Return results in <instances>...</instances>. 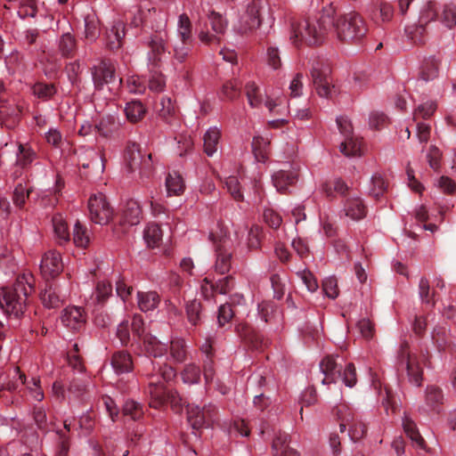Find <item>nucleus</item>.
<instances>
[{
    "mask_svg": "<svg viewBox=\"0 0 456 456\" xmlns=\"http://www.w3.org/2000/svg\"><path fill=\"white\" fill-rule=\"evenodd\" d=\"M35 289L34 277L30 273L20 274L11 287L0 289V308L10 316L21 317L28 306V297Z\"/></svg>",
    "mask_w": 456,
    "mask_h": 456,
    "instance_id": "f257e3e1",
    "label": "nucleus"
},
{
    "mask_svg": "<svg viewBox=\"0 0 456 456\" xmlns=\"http://www.w3.org/2000/svg\"><path fill=\"white\" fill-rule=\"evenodd\" d=\"M209 239L214 244L216 252L215 272L219 274L228 273L232 267V242L227 230L218 225L215 231L210 232Z\"/></svg>",
    "mask_w": 456,
    "mask_h": 456,
    "instance_id": "f03ea898",
    "label": "nucleus"
},
{
    "mask_svg": "<svg viewBox=\"0 0 456 456\" xmlns=\"http://www.w3.org/2000/svg\"><path fill=\"white\" fill-rule=\"evenodd\" d=\"M335 28L338 38L346 42L360 40L368 32L365 20L359 13L354 12L341 15L336 20Z\"/></svg>",
    "mask_w": 456,
    "mask_h": 456,
    "instance_id": "7ed1b4c3",
    "label": "nucleus"
},
{
    "mask_svg": "<svg viewBox=\"0 0 456 456\" xmlns=\"http://www.w3.org/2000/svg\"><path fill=\"white\" fill-rule=\"evenodd\" d=\"M325 29L321 23L302 20L292 23L290 40L296 47L315 45L322 42Z\"/></svg>",
    "mask_w": 456,
    "mask_h": 456,
    "instance_id": "20e7f679",
    "label": "nucleus"
},
{
    "mask_svg": "<svg viewBox=\"0 0 456 456\" xmlns=\"http://www.w3.org/2000/svg\"><path fill=\"white\" fill-rule=\"evenodd\" d=\"M276 413L269 420H262L261 434L272 436L273 456H299V453L289 446V435L276 427Z\"/></svg>",
    "mask_w": 456,
    "mask_h": 456,
    "instance_id": "39448f33",
    "label": "nucleus"
},
{
    "mask_svg": "<svg viewBox=\"0 0 456 456\" xmlns=\"http://www.w3.org/2000/svg\"><path fill=\"white\" fill-rule=\"evenodd\" d=\"M406 370L409 381L416 386H420L422 381V369L419 361L409 352L407 342L401 344L397 355V370Z\"/></svg>",
    "mask_w": 456,
    "mask_h": 456,
    "instance_id": "423d86ee",
    "label": "nucleus"
},
{
    "mask_svg": "<svg viewBox=\"0 0 456 456\" xmlns=\"http://www.w3.org/2000/svg\"><path fill=\"white\" fill-rule=\"evenodd\" d=\"M337 414L340 420V432L344 433L346 427H349L348 436L354 442L364 436L367 432V428L365 424L362 422L355 423V416L353 409L343 404L337 408Z\"/></svg>",
    "mask_w": 456,
    "mask_h": 456,
    "instance_id": "0eeeda50",
    "label": "nucleus"
},
{
    "mask_svg": "<svg viewBox=\"0 0 456 456\" xmlns=\"http://www.w3.org/2000/svg\"><path fill=\"white\" fill-rule=\"evenodd\" d=\"M331 68L330 64L316 59L312 64L311 76L317 94L321 97L329 98L330 96Z\"/></svg>",
    "mask_w": 456,
    "mask_h": 456,
    "instance_id": "6e6552de",
    "label": "nucleus"
},
{
    "mask_svg": "<svg viewBox=\"0 0 456 456\" xmlns=\"http://www.w3.org/2000/svg\"><path fill=\"white\" fill-rule=\"evenodd\" d=\"M177 37L179 39L174 45L177 57H186L192 47L191 23L186 14H181L177 22Z\"/></svg>",
    "mask_w": 456,
    "mask_h": 456,
    "instance_id": "1a4fd4ad",
    "label": "nucleus"
},
{
    "mask_svg": "<svg viewBox=\"0 0 456 456\" xmlns=\"http://www.w3.org/2000/svg\"><path fill=\"white\" fill-rule=\"evenodd\" d=\"M88 210L90 219L98 224H106L112 216V210L102 193L90 197Z\"/></svg>",
    "mask_w": 456,
    "mask_h": 456,
    "instance_id": "9d476101",
    "label": "nucleus"
},
{
    "mask_svg": "<svg viewBox=\"0 0 456 456\" xmlns=\"http://www.w3.org/2000/svg\"><path fill=\"white\" fill-rule=\"evenodd\" d=\"M214 408L212 406L200 407L199 405H187V419L192 429L199 430L208 426L212 419Z\"/></svg>",
    "mask_w": 456,
    "mask_h": 456,
    "instance_id": "9b49d317",
    "label": "nucleus"
},
{
    "mask_svg": "<svg viewBox=\"0 0 456 456\" xmlns=\"http://www.w3.org/2000/svg\"><path fill=\"white\" fill-rule=\"evenodd\" d=\"M39 268L45 279L56 277L63 270L61 254L55 250L47 251L41 259Z\"/></svg>",
    "mask_w": 456,
    "mask_h": 456,
    "instance_id": "f8f14e48",
    "label": "nucleus"
},
{
    "mask_svg": "<svg viewBox=\"0 0 456 456\" xmlns=\"http://www.w3.org/2000/svg\"><path fill=\"white\" fill-rule=\"evenodd\" d=\"M61 322L70 330L79 331L86 324V315L82 307L69 305L62 310Z\"/></svg>",
    "mask_w": 456,
    "mask_h": 456,
    "instance_id": "ddd939ff",
    "label": "nucleus"
},
{
    "mask_svg": "<svg viewBox=\"0 0 456 456\" xmlns=\"http://www.w3.org/2000/svg\"><path fill=\"white\" fill-rule=\"evenodd\" d=\"M115 66L111 59H100L93 67V80L96 87L111 82L115 77Z\"/></svg>",
    "mask_w": 456,
    "mask_h": 456,
    "instance_id": "4468645a",
    "label": "nucleus"
},
{
    "mask_svg": "<svg viewBox=\"0 0 456 456\" xmlns=\"http://www.w3.org/2000/svg\"><path fill=\"white\" fill-rule=\"evenodd\" d=\"M159 381L151 382V386L154 385V388L151 389L150 393L151 395V401L150 402V406L153 408H159L165 403H170L172 406H175L178 404L182 399L179 395L172 391H167L162 386L158 385Z\"/></svg>",
    "mask_w": 456,
    "mask_h": 456,
    "instance_id": "2eb2a0df",
    "label": "nucleus"
},
{
    "mask_svg": "<svg viewBox=\"0 0 456 456\" xmlns=\"http://www.w3.org/2000/svg\"><path fill=\"white\" fill-rule=\"evenodd\" d=\"M320 370L323 374L322 383L323 385H329L336 383L337 380L341 378V366L336 362V358L333 355L325 356L319 364Z\"/></svg>",
    "mask_w": 456,
    "mask_h": 456,
    "instance_id": "dca6fc26",
    "label": "nucleus"
},
{
    "mask_svg": "<svg viewBox=\"0 0 456 456\" xmlns=\"http://www.w3.org/2000/svg\"><path fill=\"white\" fill-rule=\"evenodd\" d=\"M297 173L292 170H280L274 173L272 176L274 187L278 191L282 193L287 192L289 187L294 185L297 182Z\"/></svg>",
    "mask_w": 456,
    "mask_h": 456,
    "instance_id": "f3484780",
    "label": "nucleus"
},
{
    "mask_svg": "<svg viewBox=\"0 0 456 456\" xmlns=\"http://www.w3.org/2000/svg\"><path fill=\"white\" fill-rule=\"evenodd\" d=\"M432 341L439 352L451 351L456 353V346L452 342L444 327L436 326L432 332Z\"/></svg>",
    "mask_w": 456,
    "mask_h": 456,
    "instance_id": "a211bd4d",
    "label": "nucleus"
},
{
    "mask_svg": "<svg viewBox=\"0 0 456 456\" xmlns=\"http://www.w3.org/2000/svg\"><path fill=\"white\" fill-rule=\"evenodd\" d=\"M125 37V25L118 20L113 24L106 34L105 45L110 50L118 49L122 45V39Z\"/></svg>",
    "mask_w": 456,
    "mask_h": 456,
    "instance_id": "6ab92c4d",
    "label": "nucleus"
},
{
    "mask_svg": "<svg viewBox=\"0 0 456 456\" xmlns=\"http://www.w3.org/2000/svg\"><path fill=\"white\" fill-rule=\"evenodd\" d=\"M142 345L145 354L150 356L160 357L167 351V346L151 334H145L142 337Z\"/></svg>",
    "mask_w": 456,
    "mask_h": 456,
    "instance_id": "aec40b11",
    "label": "nucleus"
},
{
    "mask_svg": "<svg viewBox=\"0 0 456 456\" xmlns=\"http://www.w3.org/2000/svg\"><path fill=\"white\" fill-rule=\"evenodd\" d=\"M160 302L156 291H139L137 293V305L144 313L155 310Z\"/></svg>",
    "mask_w": 456,
    "mask_h": 456,
    "instance_id": "412c9836",
    "label": "nucleus"
},
{
    "mask_svg": "<svg viewBox=\"0 0 456 456\" xmlns=\"http://www.w3.org/2000/svg\"><path fill=\"white\" fill-rule=\"evenodd\" d=\"M111 365L117 374L129 372L134 366L132 356L125 351L117 352L112 355Z\"/></svg>",
    "mask_w": 456,
    "mask_h": 456,
    "instance_id": "4be33fe9",
    "label": "nucleus"
},
{
    "mask_svg": "<svg viewBox=\"0 0 456 456\" xmlns=\"http://www.w3.org/2000/svg\"><path fill=\"white\" fill-rule=\"evenodd\" d=\"M52 221L56 242L59 245H63L69 242L70 239V234L68 228V224L64 220L63 216L60 214H57L53 216Z\"/></svg>",
    "mask_w": 456,
    "mask_h": 456,
    "instance_id": "5701e85b",
    "label": "nucleus"
},
{
    "mask_svg": "<svg viewBox=\"0 0 456 456\" xmlns=\"http://www.w3.org/2000/svg\"><path fill=\"white\" fill-rule=\"evenodd\" d=\"M142 218V209L135 200H128L122 210V221L128 225L139 224Z\"/></svg>",
    "mask_w": 456,
    "mask_h": 456,
    "instance_id": "b1692460",
    "label": "nucleus"
},
{
    "mask_svg": "<svg viewBox=\"0 0 456 456\" xmlns=\"http://www.w3.org/2000/svg\"><path fill=\"white\" fill-rule=\"evenodd\" d=\"M169 356L168 358L176 363H181L185 361L187 351L186 343L181 338H174L170 341L168 346Z\"/></svg>",
    "mask_w": 456,
    "mask_h": 456,
    "instance_id": "393cba45",
    "label": "nucleus"
},
{
    "mask_svg": "<svg viewBox=\"0 0 456 456\" xmlns=\"http://www.w3.org/2000/svg\"><path fill=\"white\" fill-rule=\"evenodd\" d=\"M345 212L353 220H360L366 216V207L360 198H348L345 204Z\"/></svg>",
    "mask_w": 456,
    "mask_h": 456,
    "instance_id": "a878e982",
    "label": "nucleus"
},
{
    "mask_svg": "<svg viewBox=\"0 0 456 456\" xmlns=\"http://www.w3.org/2000/svg\"><path fill=\"white\" fill-rule=\"evenodd\" d=\"M163 232L157 224H149L143 231V240L148 248H158L162 241Z\"/></svg>",
    "mask_w": 456,
    "mask_h": 456,
    "instance_id": "bb28decb",
    "label": "nucleus"
},
{
    "mask_svg": "<svg viewBox=\"0 0 456 456\" xmlns=\"http://www.w3.org/2000/svg\"><path fill=\"white\" fill-rule=\"evenodd\" d=\"M36 151L28 144L19 143L16 155V166L25 169L36 159Z\"/></svg>",
    "mask_w": 456,
    "mask_h": 456,
    "instance_id": "cd10ccee",
    "label": "nucleus"
},
{
    "mask_svg": "<svg viewBox=\"0 0 456 456\" xmlns=\"http://www.w3.org/2000/svg\"><path fill=\"white\" fill-rule=\"evenodd\" d=\"M166 188L168 196H177L183 193L184 183L182 175L175 171L168 173L166 178Z\"/></svg>",
    "mask_w": 456,
    "mask_h": 456,
    "instance_id": "c85d7f7f",
    "label": "nucleus"
},
{
    "mask_svg": "<svg viewBox=\"0 0 456 456\" xmlns=\"http://www.w3.org/2000/svg\"><path fill=\"white\" fill-rule=\"evenodd\" d=\"M142 156L138 144L131 143L126 147L125 159L129 171L134 172L141 167Z\"/></svg>",
    "mask_w": 456,
    "mask_h": 456,
    "instance_id": "c756f323",
    "label": "nucleus"
},
{
    "mask_svg": "<svg viewBox=\"0 0 456 456\" xmlns=\"http://www.w3.org/2000/svg\"><path fill=\"white\" fill-rule=\"evenodd\" d=\"M221 133L217 127L209 128L204 134V151L209 157L217 151Z\"/></svg>",
    "mask_w": 456,
    "mask_h": 456,
    "instance_id": "7c9ffc66",
    "label": "nucleus"
},
{
    "mask_svg": "<svg viewBox=\"0 0 456 456\" xmlns=\"http://www.w3.org/2000/svg\"><path fill=\"white\" fill-rule=\"evenodd\" d=\"M439 62L436 59H423L419 66V77L424 81L433 80L438 76Z\"/></svg>",
    "mask_w": 456,
    "mask_h": 456,
    "instance_id": "2f4dec72",
    "label": "nucleus"
},
{
    "mask_svg": "<svg viewBox=\"0 0 456 456\" xmlns=\"http://www.w3.org/2000/svg\"><path fill=\"white\" fill-rule=\"evenodd\" d=\"M403 427L409 438L420 449H425V440L420 436L415 422L405 416L403 420Z\"/></svg>",
    "mask_w": 456,
    "mask_h": 456,
    "instance_id": "473e14b6",
    "label": "nucleus"
},
{
    "mask_svg": "<svg viewBox=\"0 0 456 456\" xmlns=\"http://www.w3.org/2000/svg\"><path fill=\"white\" fill-rule=\"evenodd\" d=\"M339 148L340 151L347 157L360 156L362 153V141L352 135L345 138Z\"/></svg>",
    "mask_w": 456,
    "mask_h": 456,
    "instance_id": "72a5a7b5",
    "label": "nucleus"
},
{
    "mask_svg": "<svg viewBox=\"0 0 456 456\" xmlns=\"http://www.w3.org/2000/svg\"><path fill=\"white\" fill-rule=\"evenodd\" d=\"M407 37L416 45H422L426 42L428 34V27L420 24L409 26L405 28Z\"/></svg>",
    "mask_w": 456,
    "mask_h": 456,
    "instance_id": "f704fd0d",
    "label": "nucleus"
},
{
    "mask_svg": "<svg viewBox=\"0 0 456 456\" xmlns=\"http://www.w3.org/2000/svg\"><path fill=\"white\" fill-rule=\"evenodd\" d=\"M443 392L435 386H428L426 389V403L433 411H439V406L443 403Z\"/></svg>",
    "mask_w": 456,
    "mask_h": 456,
    "instance_id": "c9c22d12",
    "label": "nucleus"
},
{
    "mask_svg": "<svg viewBox=\"0 0 456 456\" xmlns=\"http://www.w3.org/2000/svg\"><path fill=\"white\" fill-rule=\"evenodd\" d=\"M119 127V124L117 121L115 116L109 115L101 119L98 125L95 126V129L99 134L104 137L110 136Z\"/></svg>",
    "mask_w": 456,
    "mask_h": 456,
    "instance_id": "e433bc0d",
    "label": "nucleus"
},
{
    "mask_svg": "<svg viewBox=\"0 0 456 456\" xmlns=\"http://www.w3.org/2000/svg\"><path fill=\"white\" fill-rule=\"evenodd\" d=\"M125 112L128 120L137 122L143 118L146 110L141 102L134 101L126 103Z\"/></svg>",
    "mask_w": 456,
    "mask_h": 456,
    "instance_id": "4c0bfd02",
    "label": "nucleus"
},
{
    "mask_svg": "<svg viewBox=\"0 0 456 456\" xmlns=\"http://www.w3.org/2000/svg\"><path fill=\"white\" fill-rule=\"evenodd\" d=\"M181 378L184 384L193 385L199 383L200 379V370L194 363L186 364L182 372Z\"/></svg>",
    "mask_w": 456,
    "mask_h": 456,
    "instance_id": "58836bf2",
    "label": "nucleus"
},
{
    "mask_svg": "<svg viewBox=\"0 0 456 456\" xmlns=\"http://www.w3.org/2000/svg\"><path fill=\"white\" fill-rule=\"evenodd\" d=\"M438 15L436 2H428L421 9L419 22L428 27L429 23L436 19Z\"/></svg>",
    "mask_w": 456,
    "mask_h": 456,
    "instance_id": "ea45409f",
    "label": "nucleus"
},
{
    "mask_svg": "<svg viewBox=\"0 0 456 456\" xmlns=\"http://www.w3.org/2000/svg\"><path fill=\"white\" fill-rule=\"evenodd\" d=\"M101 161V169L103 170L104 164H103V159L102 155H100L97 151H95L94 149H86L83 154L79 155L78 163L82 166L84 168H88L91 167V161H95L98 165V161Z\"/></svg>",
    "mask_w": 456,
    "mask_h": 456,
    "instance_id": "a19ab883",
    "label": "nucleus"
},
{
    "mask_svg": "<svg viewBox=\"0 0 456 456\" xmlns=\"http://www.w3.org/2000/svg\"><path fill=\"white\" fill-rule=\"evenodd\" d=\"M370 195L379 200L387 190V183L380 175H374L370 186Z\"/></svg>",
    "mask_w": 456,
    "mask_h": 456,
    "instance_id": "79ce46f5",
    "label": "nucleus"
},
{
    "mask_svg": "<svg viewBox=\"0 0 456 456\" xmlns=\"http://www.w3.org/2000/svg\"><path fill=\"white\" fill-rule=\"evenodd\" d=\"M188 322L192 326H197L200 320L201 304L196 299L189 301L185 305Z\"/></svg>",
    "mask_w": 456,
    "mask_h": 456,
    "instance_id": "37998d69",
    "label": "nucleus"
},
{
    "mask_svg": "<svg viewBox=\"0 0 456 456\" xmlns=\"http://www.w3.org/2000/svg\"><path fill=\"white\" fill-rule=\"evenodd\" d=\"M40 299L43 305L47 308H54L60 305L61 299L55 289L52 287H46L40 294Z\"/></svg>",
    "mask_w": 456,
    "mask_h": 456,
    "instance_id": "c03bdc74",
    "label": "nucleus"
},
{
    "mask_svg": "<svg viewBox=\"0 0 456 456\" xmlns=\"http://www.w3.org/2000/svg\"><path fill=\"white\" fill-rule=\"evenodd\" d=\"M56 448L54 456H67L69 450V438L62 430L55 431Z\"/></svg>",
    "mask_w": 456,
    "mask_h": 456,
    "instance_id": "a18cd8bd",
    "label": "nucleus"
},
{
    "mask_svg": "<svg viewBox=\"0 0 456 456\" xmlns=\"http://www.w3.org/2000/svg\"><path fill=\"white\" fill-rule=\"evenodd\" d=\"M89 235L86 227L82 226L80 223L74 225L73 241L77 247L86 248L89 244Z\"/></svg>",
    "mask_w": 456,
    "mask_h": 456,
    "instance_id": "49530a36",
    "label": "nucleus"
},
{
    "mask_svg": "<svg viewBox=\"0 0 456 456\" xmlns=\"http://www.w3.org/2000/svg\"><path fill=\"white\" fill-rule=\"evenodd\" d=\"M217 293L215 282L209 278L203 279L200 285V295L205 301L216 303V294Z\"/></svg>",
    "mask_w": 456,
    "mask_h": 456,
    "instance_id": "de8ad7c7",
    "label": "nucleus"
},
{
    "mask_svg": "<svg viewBox=\"0 0 456 456\" xmlns=\"http://www.w3.org/2000/svg\"><path fill=\"white\" fill-rule=\"evenodd\" d=\"M59 49L62 55H70L75 53L76 40L70 33H65L59 41Z\"/></svg>",
    "mask_w": 456,
    "mask_h": 456,
    "instance_id": "09e8293b",
    "label": "nucleus"
},
{
    "mask_svg": "<svg viewBox=\"0 0 456 456\" xmlns=\"http://www.w3.org/2000/svg\"><path fill=\"white\" fill-rule=\"evenodd\" d=\"M419 294L423 303L435 305V293L430 291L429 281L427 278L422 277L419 284Z\"/></svg>",
    "mask_w": 456,
    "mask_h": 456,
    "instance_id": "8fccbe9b",
    "label": "nucleus"
},
{
    "mask_svg": "<svg viewBox=\"0 0 456 456\" xmlns=\"http://www.w3.org/2000/svg\"><path fill=\"white\" fill-rule=\"evenodd\" d=\"M161 108L159 110V114L167 123H171V118L175 114V108L172 102L171 98L162 97L160 101Z\"/></svg>",
    "mask_w": 456,
    "mask_h": 456,
    "instance_id": "3c124183",
    "label": "nucleus"
},
{
    "mask_svg": "<svg viewBox=\"0 0 456 456\" xmlns=\"http://www.w3.org/2000/svg\"><path fill=\"white\" fill-rule=\"evenodd\" d=\"M99 35L98 20L94 15L85 18V36L88 40H94Z\"/></svg>",
    "mask_w": 456,
    "mask_h": 456,
    "instance_id": "603ef678",
    "label": "nucleus"
},
{
    "mask_svg": "<svg viewBox=\"0 0 456 456\" xmlns=\"http://www.w3.org/2000/svg\"><path fill=\"white\" fill-rule=\"evenodd\" d=\"M436 110V104L433 102H425L420 104L414 111L413 118L417 120L421 118L423 119L429 118L435 110Z\"/></svg>",
    "mask_w": 456,
    "mask_h": 456,
    "instance_id": "864d4df0",
    "label": "nucleus"
},
{
    "mask_svg": "<svg viewBox=\"0 0 456 456\" xmlns=\"http://www.w3.org/2000/svg\"><path fill=\"white\" fill-rule=\"evenodd\" d=\"M33 94L40 99L46 100L55 94V87L53 85L42 83L36 84L33 88Z\"/></svg>",
    "mask_w": 456,
    "mask_h": 456,
    "instance_id": "5fc2aeb1",
    "label": "nucleus"
},
{
    "mask_svg": "<svg viewBox=\"0 0 456 456\" xmlns=\"http://www.w3.org/2000/svg\"><path fill=\"white\" fill-rule=\"evenodd\" d=\"M212 29L217 34H223L227 27V21L217 12H212L208 16Z\"/></svg>",
    "mask_w": 456,
    "mask_h": 456,
    "instance_id": "6e6d98bb",
    "label": "nucleus"
},
{
    "mask_svg": "<svg viewBox=\"0 0 456 456\" xmlns=\"http://www.w3.org/2000/svg\"><path fill=\"white\" fill-rule=\"evenodd\" d=\"M225 186L235 200H242L243 195L240 191L239 180L236 176H229L225 180Z\"/></svg>",
    "mask_w": 456,
    "mask_h": 456,
    "instance_id": "4d7b16f0",
    "label": "nucleus"
},
{
    "mask_svg": "<svg viewBox=\"0 0 456 456\" xmlns=\"http://www.w3.org/2000/svg\"><path fill=\"white\" fill-rule=\"evenodd\" d=\"M258 162L265 163L271 155L270 140L258 136Z\"/></svg>",
    "mask_w": 456,
    "mask_h": 456,
    "instance_id": "13d9d810",
    "label": "nucleus"
},
{
    "mask_svg": "<svg viewBox=\"0 0 456 456\" xmlns=\"http://www.w3.org/2000/svg\"><path fill=\"white\" fill-rule=\"evenodd\" d=\"M234 313L229 304L221 305L218 308L217 322L220 327L224 326L233 317Z\"/></svg>",
    "mask_w": 456,
    "mask_h": 456,
    "instance_id": "bf43d9fd",
    "label": "nucleus"
},
{
    "mask_svg": "<svg viewBox=\"0 0 456 456\" xmlns=\"http://www.w3.org/2000/svg\"><path fill=\"white\" fill-rule=\"evenodd\" d=\"M441 21L449 28L456 25V11L454 5L447 4L444 6Z\"/></svg>",
    "mask_w": 456,
    "mask_h": 456,
    "instance_id": "052dcab7",
    "label": "nucleus"
},
{
    "mask_svg": "<svg viewBox=\"0 0 456 456\" xmlns=\"http://www.w3.org/2000/svg\"><path fill=\"white\" fill-rule=\"evenodd\" d=\"M112 292L111 284L108 281H99L95 289V297L96 300L100 303L106 300L109 296H110Z\"/></svg>",
    "mask_w": 456,
    "mask_h": 456,
    "instance_id": "680f3d73",
    "label": "nucleus"
},
{
    "mask_svg": "<svg viewBox=\"0 0 456 456\" xmlns=\"http://www.w3.org/2000/svg\"><path fill=\"white\" fill-rule=\"evenodd\" d=\"M387 117L382 112L373 111L370 115L369 124L370 126L373 129H382L385 126H387Z\"/></svg>",
    "mask_w": 456,
    "mask_h": 456,
    "instance_id": "e2e57ef3",
    "label": "nucleus"
},
{
    "mask_svg": "<svg viewBox=\"0 0 456 456\" xmlns=\"http://www.w3.org/2000/svg\"><path fill=\"white\" fill-rule=\"evenodd\" d=\"M341 377L346 387H353L357 381L354 365L351 362L346 364L343 372L341 371Z\"/></svg>",
    "mask_w": 456,
    "mask_h": 456,
    "instance_id": "0e129e2a",
    "label": "nucleus"
},
{
    "mask_svg": "<svg viewBox=\"0 0 456 456\" xmlns=\"http://www.w3.org/2000/svg\"><path fill=\"white\" fill-rule=\"evenodd\" d=\"M123 413L126 416H130L132 419H137L142 416V411L136 402L127 401L123 406Z\"/></svg>",
    "mask_w": 456,
    "mask_h": 456,
    "instance_id": "69168bd1",
    "label": "nucleus"
},
{
    "mask_svg": "<svg viewBox=\"0 0 456 456\" xmlns=\"http://www.w3.org/2000/svg\"><path fill=\"white\" fill-rule=\"evenodd\" d=\"M215 285L218 294L226 295L233 289L234 279L232 275H227L218 280Z\"/></svg>",
    "mask_w": 456,
    "mask_h": 456,
    "instance_id": "338daca9",
    "label": "nucleus"
},
{
    "mask_svg": "<svg viewBox=\"0 0 456 456\" xmlns=\"http://www.w3.org/2000/svg\"><path fill=\"white\" fill-rule=\"evenodd\" d=\"M28 195V190H27L21 183L17 184V186L14 189L12 196L14 205L16 207L21 208L25 204Z\"/></svg>",
    "mask_w": 456,
    "mask_h": 456,
    "instance_id": "774afa93",
    "label": "nucleus"
}]
</instances>
